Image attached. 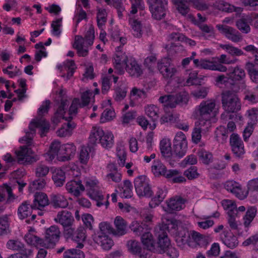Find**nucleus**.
<instances>
[{
  "label": "nucleus",
  "mask_w": 258,
  "mask_h": 258,
  "mask_svg": "<svg viewBox=\"0 0 258 258\" xmlns=\"http://www.w3.org/2000/svg\"><path fill=\"white\" fill-rule=\"evenodd\" d=\"M49 123L46 119L40 118L31 122L29 125V131L26 132V135L23 137L20 141L23 144L30 146L33 142V138L36 133V128H40V135L41 137L45 136L49 130Z\"/></svg>",
  "instance_id": "1"
},
{
  "label": "nucleus",
  "mask_w": 258,
  "mask_h": 258,
  "mask_svg": "<svg viewBox=\"0 0 258 258\" xmlns=\"http://www.w3.org/2000/svg\"><path fill=\"white\" fill-rule=\"evenodd\" d=\"M216 103L214 100H203L196 109V114L201 124L211 126V119L214 115Z\"/></svg>",
  "instance_id": "2"
},
{
  "label": "nucleus",
  "mask_w": 258,
  "mask_h": 258,
  "mask_svg": "<svg viewBox=\"0 0 258 258\" xmlns=\"http://www.w3.org/2000/svg\"><path fill=\"white\" fill-rule=\"evenodd\" d=\"M115 229H114L110 223L101 222L99 224V228L102 232H107L116 237H120L126 233L127 222L121 217L117 216L114 220Z\"/></svg>",
  "instance_id": "3"
},
{
  "label": "nucleus",
  "mask_w": 258,
  "mask_h": 258,
  "mask_svg": "<svg viewBox=\"0 0 258 258\" xmlns=\"http://www.w3.org/2000/svg\"><path fill=\"white\" fill-rule=\"evenodd\" d=\"M223 108L228 112H236L241 108L240 101L232 91H225L221 94Z\"/></svg>",
  "instance_id": "4"
},
{
  "label": "nucleus",
  "mask_w": 258,
  "mask_h": 258,
  "mask_svg": "<svg viewBox=\"0 0 258 258\" xmlns=\"http://www.w3.org/2000/svg\"><path fill=\"white\" fill-rule=\"evenodd\" d=\"M68 101L67 100H62L60 104L59 105L54 114V115L52 117L51 121L53 123L56 124L59 123L61 119H63L67 121L68 122L64 125V126L68 128V130H70L72 134V131L76 126V124L72 121L73 119V117L71 116L67 117L64 116V113H66V111L67 109V107L68 105Z\"/></svg>",
  "instance_id": "5"
},
{
  "label": "nucleus",
  "mask_w": 258,
  "mask_h": 258,
  "mask_svg": "<svg viewBox=\"0 0 258 258\" xmlns=\"http://www.w3.org/2000/svg\"><path fill=\"white\" fill-rule=\"evenodd\" d=\"M189 96L187 92L180 91L175 95L170 94L159 97V101L167 107L174 108L179 103L186 104L188 101Z\"/></svg>",
  "instance_id": "6"
},
{
  "label": "nucleus",
  "mask_w": 258,
  "mask_h": 258,
  "mask_svg": "<svg viewBox=\"0 0 258 258\" xmlns=\"http://www.w3.org/2000/svg\"><path fill=\"white\" fill-rule=\"evenodd\" d=\"M134 186L137 194L140 197L150 198L153 195L149 180L145 175L136 177L134 180Z\"/></svg>",
  "instance_id": "7"
},
{
  "label": "nucleus",
  "mask_w": 258,
  "mask_h": 258,
  "mask_svg": "<svg viewBox=\"0 0 258 258\" xmlns=\"http://www.w3.org/2000/svg\"><path fill=\"white\" fill-rule=\"evenodd\" d=\"M187 149V141L185 135L182 132H177L173 141V156L182 158L185 155Z\"/></svg>",
  "instance_id": "8"
},
{
  "label": "nucleus",
  "mask_w": 258,
  "mask_h": 258,
  "mask_svg": "<svg viewBox=\"0 0 258 258\" xmlns=\"http://www.w3.org/2000/svg\"><path fill=\"white\" fill-rule=\"evenodd\" d=\"M157 68L163 78L168 82L171 81L177 72L171 63V60L167 57L162 58L157 64Z\"/></svg>",
  "instance_id": "9"
},
{
  "label": "nucleus",
  "mask_w": 258,
  "mask_h": 258,
  "mask_svg": "<svg viewBox=\"0 0 258 258\" xmlns=\"http://www.w3.org/2000/svg\"><path fill=\"white\" fill-rule=\"evenodd\" d=\"M152 244L150 246L151 251L158 253H166L167 255L171 258H177L179 256V252L175 247L174 243H149Z\"/></svg>",
  "instance_id": "10"
},
{
  "label": "nucleus",
  "mask_w": 258,
  "mask_h": 258,
  "mask_svg": "<svg viewBox=\"0 0 258 258\" xmlns=\"http://www.w3.org/2000/svg\"><path fill=\"white\" fill-rule=\"evenodd\" d=\"M216 28L220 33L233 42L238 43L242 40L241 34L232 27L226 25L218 24L216 25Z\"/></svg>",
  "instance_id": "11"
},
{
  "label": "nucleus",
  "mask_w": 258,
  "mask_h": 258,
  "mask_svg": "<svg viewBox=\"0 0 258 258\" xmlns=\"http://www.w3.org/2000/svg\"><path fill=\"white\" fill-rule=\"evenodd\" d=\"M230 145L234 156L237 158H242L245 154L243 141L239 136L232 133L230 137Z\"/></svg>",
  "instance_id": "12"
},
{
  "label": "nucleus",
  "mask_w": 258,
  "mask_h": 258,
  "mask_svg": "<svg viewBox=\"0 0 258 258\" xmlns=\"http://www.w3.org/2000/svg\"><path fill=\"white\" fill-rule=\"evenodd\" d=\"M151 168L155 176H162L168 179H170L177 172L176 169L167 170L166 167L159 160L154 161Z\"/></svg>",
  "instance_id": "13"
},
{
  "label": "nucleus",
  "mask_w": 258,
  "mask_h": 258,
  "mask_svg": "<svg viewBox=\"0 0 258 258\" xmlns=\"http://www.w3.org/2000/svg\"><path fill=\"white\" fill-rule=\"evenodd\" d=\"M152 245L149 243H127V246L129 251L133 254L140 255L141 258H147L146 251H151L150 246Z\"/></svg>",
  "instance_id": "14"
},
{
  "label": "nucleus",
  "mask_w": 258,
  "mask_h": 258,
  "mask_svg": "<svg viewBox=\"0 0 258 258\" xmlns=\"http://www.w3.org/2000/svg\"><path fill=\"white\" fill-rule=\"evenodd\" d=\"M224 187L227 191L232 194L240 200H243L247 197V195L244 194L242 190L240 184L234 180L226 181L224 184Z\"/></svg>",
  "instance_id": "15"
},
{
  "label": "nucleus",
  "mask_w": 258,
  "mask_h": 258,
  "mask_svg": "<svg viewBox=\"0 0 258 258\" xmlns=\"http://www.w3.org/2000/svg\"><path fill=\"white\" fill-rule=\"evenodd\" d=\"M31 153V149L27 146L21 147L19 150L16 151L18 162L20 164H24L36 162L37 160L34 157L30 156Z\"/></svg>",
  "instance_id": "16"
},
{
  "label": "nucleus",
  "mask_w": 258,
  "mask_h": 258,
  "mask_svg": "<svg viewBox=\"0 0 258 258\" xmlns=\"http://www.w3.org/2000/svg\"><path fill=\"white\" fill-rule=\"evenodd\" d=\"M168 3L149 7L152 17L155 20L164 19L168 12Z\"/></svg>",
  "instance_id": "17"
},
{
  "label": "nucleus",
  "mask_w": 258,
  "mask_h": 258,
  "mask_svg": "<svg viewBox=\"0 0 258 258\" xmlns=\"http://www.w3.org/2000/svg\"><path fill=\"white\" fill-rule=\"evenodd\" d=\"M31 243H27L24 244L23 243H7V247L14 251H19V253H22L23 256H26L27 255H31L32 250Z\"/></svg>",
  "instance_id": "18"
},
{
  "label": "nucleus",
  "mask_w": 258,
  "mask_h": 258,
  "mask_svg": "<svg viewBox=\"0 0 258 258\" xmlns=\"http://www.w3.org/2000/svg\"><path fill=\"white\" fill-rule=\"evenodd\" d=\"M169 225L163 223L155 228V236L157 238L158 242L171 241L168 235L170 232L169 229Z\"/></svg>",
  "instance_id": "19"
},
{
  "label": "nucleus",
  "mask_w": 258,
  "mask_h": 258,
  "mask_svg": "<svg viewBox=\"0 0 258 258\" xmlns=\"http://www.w3.org/2000/svg\"><path fill=\"white\" fill-rule=\"evenodd\" d=\"M170 225L171 228L175 232V237L176 242H190V231L186 229H182L177 232V222L176 220H172L171 221Z\"/></svg>",
  "instance_id": "20"
},
{
  "label": "nucleus",
  "mask_w": 258,
  "mask_h": 258,
  "mask_svg": "<svg viewBox=\"0 0 258 258\" xmlns=\"http://www.w3.org/2000/svg\"><path fill=\"white\" fill-rule=\"evenodd\" d=\"M76 152V147L74 144H67L61 146L60 154L62 156L58 157L61 161H69L73 157Z\"/></svg>",
  "instance_id": "21"
},
{
  "label": "nucleus",
  "mask_w": 258,
  "mask_h": 258,
  "mask_svg": "<svg viewBox=\"0 0 258 258\" xmlns=\"http://www.w3.org/2000/svg\"><path fill=\"white\" fill-rule=\"evenodd\" d=\"M165 211L168 213H172L174 211H179L182 209L185 200L181 197H175L167 201Z\"/></svg>",
  "instance_id": "22"
},
{
  "label": "nucleus",
  "mask_w": 258,
  "mask_h": 258,
  "mask_svg": "<svg viewBox=\"0 0 258 258\" xmlns=\"http://www.w3.org/2000/svg\"><path fill=\"white\" fill-rule=\"evenodd\" d=\"M66 189L69 192L73 194L75 197H79L81 191L85 190V187L80 180H72L67 182Z\"/></svg>",
  "instance_id": "23"
},
{
  "label": "nucleus",
  "mask_w": 258,
  "mask_h": 258,
  "mask_svg": "<svg viewBox=\"0 0 258 258\" xmlns=\"http://www.w3.org/2000/svg\"><path fill=\"white\" fill-rule=\"evenodd\" d=\"M125 69L131 76L139 77L143 74L141 65L134 58H131L128 60Z\"/></svg>",
  "instance_id": "24"
},
{
  "label": "nucleus",
  "mask_w": 258,
  "mask_h": 258,
  "mask_svg": "<svg viewBox=\"0 0 258 258\" xmlns=\"http://www.w3.org/2000/svg\"><path fill=\"white\" fill-rule=\"evenodd\" d=\"M49 200L47 196L44 192H36L32 204V208L35 209L42 210L48 205Z\"/></svg>",
  "instance_id": "25"
},
{
  "label": "nucleus",
  "mask_w": 258,
  "mask_h": 258,
  "mask_svg": "<svg viewBox=\"0 0 258 258\" xmlns=\"http://www.w3.org/2000/svg\"><path fill=\"white\" fill-rule=\"evenodd\" d=\"M55 220L62 225L63 228H66L71 226L74 219L71 212L68 211H62L58 213L57 219H55Z\"/></svg>",
  "instance_id": "26"
},
{
  "label": "nucleus",
  "mask_w": 258,
  "mask_h": 258,
  "mask_svg": "<svg viewBox=\"0 0 258 258\" xmlns=\"http://www.w3.org/2000/svg\"><path fill=\"white\" fill-rule=\"evenodd\" d=\"M127 57L125 53L119 52L115 53L114 57L113 64L115 69L120 74L124 72V68H125L128 61Z\"/></svg>",
  "instance_id": "27"
},
{
  "label": "nucleus",
  "mask_w": 258,
  "mask_h": 258,
  "mask_svg": "<svg viewBox=\"0 0 258 258\" xmlns=\"http://www.w3.org/2000/svg\"><path fill=\"white\" fill-rule=\"evenodd\" d=\"M228 73L232 84H235L237 82L242 81L245 77L244 70L240 67L237 66L234 68H231L229 70Z\"/></svg>",
  "instance_id": "28"
},
{
  "label": "nucleus",
  "mask_w": 258,
  "mask_h": 258,
  "mask_svg": "<svg viewBox=\"0 0 258 258\" xmlns=\"http://www.w3.org/2000/svg\"><path fill=\"white\" fill-rule=\"evenodd\" d=\"M73 48L77 50V54L80 57H85L88 54L89 46L85 45L83 37L80 35L75 36V42L73 45Z\"/></svg>",
  "instance_id": "29"
},
{
  "label": "nucleus",
  "mask_w": 258,
  "mask_h": 258,
  "mask_svg": "<svg viewBox=\"0 0 258 258\" xmlns=\"http://www.w3.org/2000/svg\"><path fill=\"white\" fill-rule=\"evenodd\" d=\"M201 69L217 71L220 72H226L227 70L226 66L219 63H215L214 61L207 59H201Z\"/></svg>",
  "instance_id": "30"
},
{
  "label": "nucleus",
  "mask_w": 258,
  "mask_h": 258,
  "mask_svg": "<svg viewBox=\"0 0 258 258\" xmlns=\"http://www.w3.org/2000/svg\"><path fill=\"white\" fill-rule=\"evenodd\" d=\"M60 231L58 226L52 225L46 228L45 231V240L46 242L58 241L60 236Z\"/></svg>",
  "instance_id": "31"
},
{
  "label": "nucleus",
  "mask_w": 258,
  "mask_h": 258,
  "mask_svg": "<svg viewBox=\"0 0 258 258\" xmlns=\"http://www.w3.org/2000/svg\"><path fill=\"white\" fill-rule=\"evenodd\" d=\"M131 230L136 235H141L146 230H151L148 224L145 222L134 221L130 225Z\"/></svg>",
  "instance_id": "32"
},
{
  "label": "nucleus",
  "mask_w": 258,
  "mask_h": 258,
  "mask_svg": "<svg viewBox=\"0 0 258 258\" xmlns=\"http://www.w3.org/2000/svg\"><path fill=\"white\" fill-rule=\"evenodd\" d=\"M32 204L30 205L28 201L23 202L19 207L18 209V215L20 219H24L31 215L32 210Z\"/></svg>",
  "instance_id": "33"
},
{
  "label": "nucleus",
  "mask_w": 258,
  "mask_h": 258,
  "mask_svg": "<svg viewBox=\"0 0 258 258\" xmlns=\"http://www.w3.org/2000/svg\"><path fill=\"white\" fill-rule=\"evenodd\" d=\"M51 203L55 208H65L69 205V202L62 195L56 194L50 196Z\"/></svg>",
  "instance_id": "34"
},
{
  "label": "nucleus",
  "mask_w": 258,
  "mask_h": 258,
  "mask_svg": "<svg viewBox=\"0 0 258 258\" xmlns=\"http://www.w3.org/2000/svg\"><path fill=\"white\" fill-rule=\"evenodd\" d=\"M89 193L90 198L96 201V205L97 207H100L104 204L106 206V207L107 208L109 205L108 199H107L106 201L104 203L102 202L103 201L104 197L101 191L97 189H91L89 191ZM107 198H109L108 195L107 196Z\"/></svg>",
  "instance_id": "35"
},
{
  "label": "nucleus",
  "mask_w": 258,
  "mask_h": 258,
  "mask_svg": "<svg viewBox=\"0 0 258 258\" xmlns=\"http://www.w3.org/2000/svg\"><path fill=\"white\" fill-rule=\"evenodd\" d=\"M211 126L206 125V124H201V122H198V124L196 125V127L194 128L192 133V141L194 143L198 144L200 142L202 135V132H207Z\"/></svg>",
  "instance_id": "36"
},
{
  "label": "nucleus",
  "mask_w": 258,
  "mask_h": 258,
  "mask_svg": "<svg viewBox=\"0 0 258 258\" xmlns=\"http://www.w3.org/2000/svg\"><path fill=\"white\" fill-rule=\"evenodd\" d=\"M166 191L161 188L158 187L156 195L149 203L151 208H155L158 206L165 199L166 196Z\"/></svg>",
  "instance_id": "37"
},
{
  "label": "nucleus",
  "mask_w": 258,
  "mask_h": 258,
  "mask_svg": "<svg viewBox=\"0 0 258 258\" xmlns=\"http://www.w3.org/2000/svg\"><path fill=\"white\" fill-rule=\"evenodd\" d=\"M114 136L112 133L109 132H104V135L100 139V144L107 149L111 148L114 145Z\"/></svg>",
  "instance_id": "38"
},
{
  "label": "nucleus",
  "mask_w": 258,
  "mask_h": 258,
  "mask_svg": "<svg viewBox=\"0 0 258 258\" xmlns=\"http://www.w3.org/2000/svg\"><path fill=\"white\" fill-rule=\"evenodd\" d=\"M91 147L87 146H83L79 153V161L82 165H86L90 158V153Z\"/></svg>",
  "instance_id": "39"
},
{
  "label": "nucleus",
  "mask_w": 258,
  "mask_h": 258,
  "mask_svg": "<svg viewBox=\"0 0 258 258\" xmlns=\"http://www.w3.org/2000/svg\"><path fill=\"white\" fill-rule=\"evenodd\" d=\"M52 179L56 186L60 187L65 182V172L61 169H55L53 172Z\"/></svg>",
  "instance_id": "40"
},
{
  "label": "nucleus",
  "mask_w": 258,
  "mask_h": 258,
  "mask_svg": "<svg viewBox=\"0 0 258 258\" xmlns=\"http://www.w3.org/2000/svg\"><path fill=\"white\" fill-rule=\"evenodd\" d=\"M129 23L132 29L133 35L137 38H141L143 34L142 25L140 21L136 19L130 20Z\"/></svg>",
  "instance_id": "41"
},
{
  "label": "nucleus",
  "mask_w": 258,
  "mask_h": 258,
  "mask_svg": "<svg viewBox=\"0 0 258 258\" xmlns=\"http://www.w3.org/2000/svg\"><path fill=\"white\" fill-rule=\"evenodd\" d=\"M229 132L224 126L217 127L215 131V137L216 140L221 143H224L227 139Z\"/></svg>",
  "instance_id": "42"
},
{
  "label": "nucleus",
  "mask_w": 258,
  "mask_h": 258,
  "mask_svg": "<svg viewBox=\"0 0 258 258\" xmlns=\"http://www.w3.org/2000/svg\"><path fill=\"white\" fill-rule=\"evenodd\" d=\"M172 3L175 6L177 11L182 16H186L189 11V8L187 2L185 0H171Z\"/></svg>",
  "instance_id": "43"
},
{
  "label": "nucleus",
  "mask_w": 258,
  "mask_h": 258,
  "mask_svg": "<svg viewBox=\"0 0 258 258\" xmlns=\"http://www.w3.org/2000/svg\"><path fill=\"white\" fill-rule=\"evenodd\" d=\"M104 135V131L100 127H94L92 128L89 136V142L92 144L100 143V139Z\"/></svg>",
  "instance_id": "44"
},
{
  "label": "nucleus",
  "mask_w": 258,
  "mask_h": 258,
  "mask_svg": "<svg viewBox=\"0 0 258 258\" xmlns=\"http://www.w3.org/2000/svg\"><path fill=\"white\" fill-rule=\"evenodd\" d=\"M49 171V166L42 162H40L38 163L35 167V176L38 178L46 179V176L48 174Z\"/></svg>",
  "instance_id": "45"
},
{
  "label": "nucleus",
  "mask_w": 258,
  "mask_h": 258,
  "mask_svg": "<svg viewBox=\"0 0 258 258\" xmlns=\"http://www.w3.org/2000/svg\"><path fill=\"white\" fill-rule=\"evenodd\" d=\"M257 210L255 207H250L247 210L243 217L244 225L248 227L256 216Z\"/></svg>",
  "instance_id": "46"
},
{
  "label": "nucleus",
  "mask_w": 258,
  "mask_h": 258,
  "mask_svg": "<svg viewBox=\"0 0 258 258\" xmlns=\"http://www.w3.org/2000/svg\"><path fill=\"white\" fill-rule=\"evenodd\" d=\"M198 156L200 160L205 165H209L213 161V156L212 153L201 149L198 151Z\"/></svg>",
  "instance_id": "47"
},
{
  "label": "nucleus",
  "mask_w": 258,
  "mask_h": 258,
  "mask_svg": "<svg viewBox=\"0 0 258 258\" xmlns=\"http://www.w3.org/2000/svg\"><path fill=\"white\" fill-rule=\"evenodd\" d=\"M61 146L58 141L52 142L50 146L49 150L47 152V156L50 160H52L55 157L58 155L59 151L60 152Z\"/></svg>",
  "instance_id": "48"
},
{
  "label": "nucleus",
  "mask_w": 258,
  "mask_h": 258,
  "mask_svg": "<svg viewBox=\"0 0 258 258\" xmlns=\"http://www.w3.org/2000/svg\"><path fill=\"white\" fill-rule=\"evenodd\" d=\"M159 108L154 105H148L145 108L146 115L151 118L153 122H155L159 117Z\"/></svg>",
  "instance_id": "49"
},
{
  "label": "nucleus",
  "mask_w": 258,
  "mask_h": 258,
  "mask_svg": "<svg viewBox=\"0 0 258 258\" xmlns=\"http://www.w3.org/2000/svg\"><path fill=\"white\" fill-rule=\"evenodd\" d=\"M63 258H85L83 251L77 248L67 250L63 254Z\"/></svg>",
  "instance_id": "50"
},
{
  "label": "nucleus",
  "mask_w": 258,
  "mask_h": 258,
  "mask_svg": "<svg viewBox=\"0 0 258 258\" xmlns=\"http://www.w3.org/2000/svg\"><path fill=\"white\" fill-rule=\"evenodd\" d=\"M220 47L225 50L228 53L232 56H239L245 55L241 49L230 44H221Z\"/></svg>",
  "instance_id": "51"
},
{
  "label": "nucleus",
  "mask_w": 258,
  "mask_h": 258,
  "mask_svg": "<svg viewBox=\"0 0 258 258\" xmlns=\"http://www.w3.org/2000/svg\"><path fill=\"white\" fill-rule=\"evenodd\" d=\"M107 13L104 9H98L97 13V26L101 29L105 25L107 20Z\"/></svg>",
  "instance_id": "52"
},
{
  "label": "nucleus",
  "mask_w": 258,
  "mask_h": 258,
  "mask_svg": "<svg viewBox=\"0 0 258 258\" xmlns=\"http://www.w3.org/2000/svg\"><path fill=\"white\" fill-rule=\"evenodd\" d=\"M160 150L161 153L165 158H170L172 155V150L170 146L169 143L166 142L165 140H162L160 142Z\"/></svg>",
  "instance_id": "53"
},
{
  "label": "nucleus",
  "mask_w": 258,
  "mask_h": 258,
  "mask_svg": "<svg viewBox=\"0 0 258 258\" xmlns=\"http://www.w3.org/2000/svg\"><path fill=\"white\" fill-rule=\"evenodd\" d=\"M122 197L125 198H130L133 196V185L129 180H125L123 181V186L122 187Z\"/></svg>",
  "instance_id": "54"
},
{
  "label": "nucleus",
  "mask_w": 258,
  "mask_h": 258,
  "mask_svg": "<svg viewBox=\"0 0 258 258\" xmlns=\"http://www.w3.org/2000/svg\"><path fill=\"white\" fill-rule=\"evenodd\" d=\"M183 175L190 180L198 178L200 176L198 168L195 166H191L186 169L183 172Z\"/></svg>",
  "instance_id": "55"
},
{
  "label": "nucleus",
  "mask_w": 258,
  "mask_h": 258,
  "mask_svg": "<svg viewBox=\"0 0 258 258\" xmlns=\"http://www.w3.org/2000/svg\"><path fill=\"white\" fill-rule=\"evenodd\" d=\"M86 237V230L84 227H80L75 231L73 240L76 242H84Z\"/></svg>",
  "instance_id": "56"
},
{
  "label": "nucleus",
  "mask_w": 258,
  "mask_h": 258,
  "mask_svg": "<svg viewBox=\"0 0 258 258\" xmlns=\"http://www.w3.org/2000/svg\"><path fill=\"white\" fill-rule=\"evenodd\" d=\"M246 19L241 18L238 20L236 23L237 28L243 33L247 34L250 31V28Z\"/></svg>",
  "instance_id": "57"
},
{
  "label": "nucleus",
  "mask_w": 258,
  "mask_h": 258,
  "mask_svg": "<svg viewBox=\"0 0 258 258\" xmlns=\"http://www.w3.org/2000/svg\"><path fill=\"white\" fill-rule=\"evenodd\" d=\"M62 18H58L52 22L51 27L52 28V34L57 37H59L61 34V31L60 27L62 26Z\"/></svg>",
  "instance_id": "58"
},
{
  "label": "nucleus",
  "mask_w": 258,
  "mask_h": 258,
  "mask_svg": "<svg viewBox=\"0 0 258 258\" xmlns=\"http://www.w3.org/2000/svg\"><path fill=\"white\" fill-rule=\"evenodd\" d=\"M95 31L93 27H89L86 32L85 37L83 38L84 44L86 43L87 46H91L93 44L95 38Z\"/></svg>",
  "instance_id": "59"
},
{
  "label": "nucleus",
  "mask_w": 258,
  "mask_h": 258,
  "mask_svg": "<svg viewBox=\"0 0 258 258\" xmlns=\"http://www.w3.org/2000/svg\"><path fill=\"white\" fill-rule=\"evenodd\" d=\"M93 92L90 90L83 92L81 95L80 107L83 108L89 105Z\"/></svg>",
  "instance_id": "60"
},
{
  "label": "nucleus",
  "mask_w": 258,
  "mask_h": 258,
  "mask_svg": "<svg viewBox=\"0 0 258 258\" xmlns=\"http://www.w3.org/2000/svg\"><path fill=\"white\" fill-rule=\"evenodd\" d=\"M178 120L179 117L177 115H173V114H166L161 117L159 121L161 124H163L166 123H175Z\"/></svg>",
  "instance_id": "61"
},
{
  "label": "nucleus",
  "mask_w": 258,
  "mask_h": 258,
  "mask_svg": "<svg viewBox=\"0 0 258 258\" xmlns=\"http://www.w3.org/2000/svg\"><path fill=\"white\" fill-rule=\"evenodd\" d=\"M78 106L80 107V100L78 98H75L69 109V116L74 117L78 113Z\"/></svg>",
  "instance_id": "62"
},
{
  "label": "nucleus",
  "mask_w": 258,
  "mask_h": 258,
  "mask_svg": "<svg viewBox=\"0 0 258 258\" xmlns=\"http://www.w3.org/2000/svg\"><path fill=\"white\" fill-rule=\"evenodd\" d=\"M112 5L117 11L118 18L122 19L123 16V13L126 12V11L121 0L113 1Z\"/></svg>",
  "instance_id": "63"
},
{
  "label": "nucleus",
  "mask_w": 258,
  "mask_h": 258,
  "mask_svg": "<svg viewBox=\"0 0 258 258\" xmlns=\"http://www.w3.org/2000/svg\"><path fill=\"white\" fill-rule=\"evenodd\" d=\"M115 116L114 110L111 109L106 108L102 113L100 118L101 122H105L106 121L110 120Z\"/></svg>",
  "instance_id": "64"
}]
</instances>
